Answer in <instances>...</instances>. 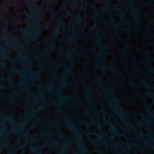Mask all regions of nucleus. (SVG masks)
<instances>
[{"mask_svg": "<svg viewBox=\"0 0 154 154\" xmlns=\"http://www.w3.org/2000/svg\"><path fill=\"white\" fill-rule=\"evenodd\" d=\"M68 128L77 131L78 133L76 136L79 137V143L78 146L79 151L82 154H85L87 153L86 149L83 145L84 141L82 137L76 127L73 125H68Z\"/></svg>", "mask_w": 154, "mask_h": 154, "instance_id": "f257e3e1", "label": "nucleus"}, {"mask_svg": "<svg viewBox=\"0 0 154 154\" xmlns=\"http://www.w3.org/2000/svg\"><path fill=\"white\" fill-rule=\"evenodd\" d=\"M104 124L106 125H109L112 128L110 130V132L115 135L116 136H119L120 134L118 131L117 129L116 126L113 124L112 122L110 120L104 121L103 122Z\"/></svg>", "mask_w": 154, "mask_h": 154, "instance_id": "f03ea898", "label": "nucleus"}, {"mask_svg": "<svg viewBox=\"0 0 154 154\" xmlns=\"http://www.w3.org/2000/svg\"><path fill=\"white\" fill-rule=\"evenodd\" d=\"M66 55L70 59V60L71 62V64L69 66L65 65L63 66L64 68L68 70H71L73 69V67L74 61L71 58V56L70 54L68 51H66L65 52Z\"/></svg>", "mask_w": 154, "mask_h": 154, "instance_id": "7ed1b4c3", "label": "nucleus"}, {"mask_svg": "<svg viewBox=\"0 0 154 154\" xmlns=\"http://www.w3.org/2000/svg\"><path fill=\"white\" fill-rule=\"evenodd\" d=\"M31 74V78L33 79L39 80L41 76V74L39 73L29 72Z\"/></svg>", "mask_w": 154, "mask_h": 154, "instance_id": "20e7f679", "label": "nucleus"}, {"mask_svg": "<svg viewBox=\"0 0 154 154\" xmlns=\"http://www.w3.org/2000/svg\"><path fill=\"white\" fill-rule=\"evenodd\" d=\"M142 85L143 86L149 90H154V88L152 86L147 84L145 79H143L142 80Z\"/></svg>", "mask_w": 154, "mask_h": 154, "instance_id": "39448f33", "label": "nucleus"}, {"mask_svg": "<svg viewBox=\"0 0 154 154\" xmlns=\"http://www.w3.org/2000/svg\"><path fill=\"white\" fill-rule=\"evenodd\" d=\"M109 96L111 97V98L113 99L115 101L116 105L118 106H119L120 104L119 101L118 99L116 98L114 94L112 93H110L109 94Z\"/></svg>", "mask_w": 154, "mask_h": 154, "instance_id": "423d86ee", "label": "nucleus"}, {"mask_svg": "<svg viewBox=\"0 0 154 154\" xmlns=\"http://www.w3.org/2000/svg\"><path fill=\"white\" fill-rule=\"evenodd\" d=\"M30 149L32 151L35 152V154H41L42 152L41 149L38 147L34 148L31 147Z\"/></svg>", "mask_w": 154, "mask_h": 154, "instance_id": "0eeeda50", "label": "nucleus"}, {"mask_svg": "<svg viewBox=\"0 0 154 154\" xmlns=\"http://www.w3.org/2000/svg\"><path fill=\"white\" fill-rule=\"evenodd\" d=\"M136 134L138 136H141L142 135H144L143 132L142 131L140 132H136ZM143 136L145 137H149L152 138V139H154L153 137V135L152 134H150L148 135H143Z\"/></svg>", "mask_w": 154, "mask_h": 154, "instance_id": "6e6552de", "label": "nucleus"}, {"mask_svg": "<svg viewBox=\"0 0 154 154\" xmlns=\"http://www.w3.org/2000/svg\"><path fill=\"white\" fill-rule=\"evenodd\" d=\"M5 119H7L10 121V122L14 123L16 122V121L14 119L13 115H9L6 116Z\"/></svg>", "mask_w": 154, "mask_h": 154, "instance_id": "1a4fd4ad", "label": "nucleus"}, {"mask_svg": "<svg viewBox=\"0 0 154 154\" xmlns=\"http://www.w3.org/2000/svg\"><path fill=\"white\" fill-rule=\"evenodd\" d=\"M105 51H103L97 53V54L99 55L100 58L101 59H103L106 58V56L105 55Z\"/></svg>", "mask_w": 154, "mask_h": 154, "instance_id": "9d476101", "label": "nucleus"}, {"mask_svg": "<svg viewBox=\"0 0 154 154\" xmlns=\"http://www.w3.org/2000/svg\"><path fill=\"white\" fill-rule=\"evenodd\" d=\"M75 19H78V21L79 22H82L84 20V18L83 17L81 16L79 14H78L76 17H75Z\"/></svg>", "mask_w": 154, "mask_h": 154, "instance_id": "9b49d317", "label": "nucleus"}, {"mask_svg": "<svg viewBox=\"0 0 154 154\" xmlns=\"http://www.w3.org/2000/svg\"><path fill=\"white\" fill-rule=\"evenodd\" d=\"M123 120L125 121L127 126H131L132 125L131 123L127 121L126 116L123 115L122 117Z\"/></svg>", "mask_w": 154, "mask_h": 154, "instance_id": "f8f14e48", "label": "nucleus"}, {"mask_svg": "<svg viewBox=\"0 0 154 154\" xmlns=\"http://www.w3.org/2000/svg\"><path fill=\"white\" fill-rule=\"evenodd\" d=\"M61 25V23H58V25L57 27L56 28L54 32V36L57 35L58 34L60 31V30L59 27Z\"/></svg>", "mask_w": 154, "mask_h": 154, "instance_id": "ddd939ff", "label": "nucleus"}, {"mask_svg": "<svg viewBox=\"0 0 154 154\" xmlns=\"http://www.w3.org/2000/svg\"><path fill=\"white\" fill-rule=\"evenodd\" d=\"M35 35L32 36L30 38V39L32 41H34L35 40V36L39 35L40 34V32L38 30L35 31Z\"/></svg>", "mask_w": 154, "mask_h": 154, "instance_id": "4468645a", "label": "nucleus"}, {"mask_svg": "<svg viewBox=\"0 0 154 154\" xmlns=\"http://www.w3.org/2000/svg\"><path fill=\"white\" fill-rule=\"evenodd\" d=\"M95 36L98 41V42H97L96 43L97 44H98L99 42H100V41L101 40V37L100 36L99 34L97 33L95 34Z\"/></svg>", "mask_w": 154, "mask_h": 154, "instance_id": "2eb2a0df", "label": "nucleus"}, {"mask_svg": "<svg viewBox=\"0 0 154 154\" xmlns=\"http://www.w3.org/2000/svg\"><path fill=\"white\" fill-rule=\"evenodd\" d=\"M55 43L54 41H52L51 42V46L48 50V51H52L53 49L55 47Z\"/></svg>", "mask_w": 154, "mask_h": 154, "instance_id": "dca6fc26", "label": "nucleus"}, {"mask_svg": "<svg viewBox=\"0 0 154 154\" xmlns=\"http://www.w3.org/2000/svg\"><path fill=\"white\" fill-rule=\"evenodd\" d=\"M104 67V65L101 63H99L95 67L97 69H102Z\"/></svg>", "mask_w": 154, "mask_h": 154, "instance_id": "f3484780", "label": "nucleus"}, {"mask_svg": "<svg viewBox=\"0 0 154 154\" xmlns=\"http://www.w3.org/2000/svg\"><path fill=\"white\" fill-rule=\"evenodd\" d=\"M54 93L60 96L63 94V92L61 90H57L54 91Z\"/></svg>", "mask_w": 154, "mask_h": 154, "instance_id": "a211bd4d", "label": "nucleus"}, {"mask_svg": "<svg viewBox=\"0 0 154 154\" xmlns=\"http://www.w3.org/2000/svg\"><path fill=\"white\" fill-rule=\"evenodd\" d=\"M31 18L33 20H40L42 19V17L41 16L40 14H38L36 17H31Z\"/></svg>", "mask_w": 154, "mask_h": 154, "instance_id": "6ab92c4d", "label": "nucleus"}, {"mask_svg": "<svg viewBox=\"0 0 154 154\" xmlns=\"http://www.w3.org/2000/svg\"><path fill=\"white\" fill-rule=\"evenodd\" d=\"M1 51L4 53V54L1 56V57H7V55L6 53V51L3 48H1Z\"/></svg>", "mask_w": 154, "mask_h": 154, "instance_id": "aec40b11", "label": "nucleus"}, {"mask_svg": "<svg viewBox=\"0 0 154 154\" xmlns=\"http://www.w3.org/2000/svg\"><path fill=\"white\" fill-rule=\"evenodd\" d=\"M144 105L146 107V108L149 110H152V106L150 105V104L148 103H144Z\"/></svg>", "mask_w": 154, "mask_h": 154, "instance_id": "412c9836", "label": "nucleus"}, {"mask_svg": "<svg viewBox=\"0 0 154 154\" xmlns=\"http://www.w3.org/2000/svg\"><path fill=\"white\" fill-rule=\"evenodd\" d=\"M141 20V17L139 15H137L136 16L135 20L136 22H138Z\"/></svg>", "mask_w": 154, "mask_h": 154, "instance_id": "4be33fe9", "label": "nucleus"}, {"mask_svg": "<svg viewBox=\"0 0 154 154\" xmlns=\"http://www.w3.org/2000/svg\"><path fill=\"white\" fill-rule=\"evenodd\" d=\"M14 133L15 134H20L23 136H26L28 134L27 133H23L20 131H15L14 132Z\"/></svg>", "mask_w": 154, "mask_h": 154, "instance_id": "5701e85b", "label": "nucleus"}, {"mask_svg": "<svg viewBox=\"0 0 154 154\" xmlns=\"http://www.w3.org/2000/svg\"><path fill=\"white\" fill-rule=\"evenodd\" d=\"M13 71L14 72L16 73L20 74H23V73L22 72L19 71L15 69H13Z\"/></svg>", "mask_w": 154, "mask_h": 154, "instance_id": "b1692460", "label": "nucleus"}, {"mask_svg": "<svg viewBox=\"0 0 154 154\" xmlns=\"http://www.w3.org/2000/svg\"><path fill=\"white\" fill-rule=\"evenodd\" d=\"M126 10L125 9H124L123 10H121L119 11V15L120 16L122 17L123 15V14L124 13L126 12Z\"/></svg>", "mask_w": 154, "mask_h": 154, "instance_id": "393cba45", "label": "nucleus"}, {"mask_svg": "<svg viewBox=\"0 0 154 154\" xmlns=\"http://www.w3.org/2000/svg\"><path fill=\"white\" fill-rule=\"evenodd\" d=\"M69 73V72H64L63 73V76H62V78L63 79H64L65 77L68 75Z\"/></svg>", "mask_w": 154, "mask_h": 154, "instance_id": "a878e982", "label": "nucleus"}, {"mask_svg": "<svg viewBox=\"0 0 154 154\" xmlns=\"http://www.w3.org/2000/svg\"><path fill=\"white\" fill-rule=\"evenodd\" d=\"M148 68L152 71V74L154 75V67L149 66L148 67Z\"/></svg>", "mask_w": 154, "mask_h": 154, "instance_id": "bb28decb", "label": "nucleus"}, {"mask_svg": "<svg viewBox=\"0 0 154 154\" xmlns=\"http://www.w3.org/2000/svg\"><path fill=\"white\" fill-rule=\"evenodd\" d=\"M109 69L111 70H115L116 69V67L113 65H111L110 67L109 68Z\"/></svg>", "mask_w": 154, "mask_h": 154, "instance_id": "cd10ccee", "label": "nucleus"}, {"mask_svg": "<svg viewBox=\"0 0 154 154\" xmlns=\"http://www.w3.org/2000/svg\"><path fill=\"white\" fill-rule=\"evenodd\" d=\"M60 114H62L64 115L65 114V113L64 112H63V111H62V110L61 109H59L57 111Z\"/></svg>", "mask_w": 154, "mask_h": 154, "instance_id": "c85d7f7f", "label": "nucleus"}, {"mask_svg": "<svg viewBox=\"0 0 154 154\" xmlns=\"http://www.w3.org/2000/svg\"><path fill=\"white\" fill-rule=\"evenodd\" d=\"M57 75V72L56 71H54L51 74V76L53 77H55Z\"/></svg>", "mask_w": 154, "mask_h": 154, "instance_id": "c756f323", "label": "nucleus"}, {"mask_svg": "<svg viewBox=\"0 0 154 154\" xmlns=\"http://www.w3.org/2000/svg\"><path fill=\"white\" fill-rule=\"evenodd\" d=\"M72 99L73 100H75L76 99V98L75 97H72V98H70L68 97H65V98H64L63 99V100H66L69 99Z\"/></svg>", "mask_w": 154, "mask_h": 154, "instance_id": "7c9ffc66", "label": "nucleus"}, {"mask_svg": "<svg viewBox=\"0 0 154 154\" xmlns=\"http://www.w3.org/2000/svg\"><path fill=\"white\" fill-rule=\"evenodd\" d=\"M20 30L21 32H24V33H26L27 32H28V30L27 29H17V30Z\"/></svg>", "mask_w": 154, "mask_h": 154, "instance_id": "2f4dec72", "label": "nucleus"}, {"mask_svg": "<svg viewBox=\"0 0 154 154\" xmlns=\"http://www.w3.org/2000/svg\"><path fill=\"white\" fill-rule=\"evenodd\" d=\"M0 66L2 67H4L6 66V63L4 62L1 63Z\"/></svg>", "mask_w": 154, "mask_h": 154, "instance_id": "473e14b6", "label": "nucleus"}, {"mask_svg": "<svg viewBox=\"0 0 154 154\" xmlns=\"http://www.w3.org/2000/svg\"><path fill=\"white\" fill-rule=\"evenodd\" d=\"M97 128L100 130H102L103 129V128L100 125L99 123H97Z\"/></svg>", "mask_w": 154, "mask_h": 154, "instance_id": "72a5a7b5", "label": "nucleus"}, {"mask_svg": "<svg viewBox=\"0 0 154 154\" xmlns=\"http://www.w3.org/2000/svg\"><path fill=\"white\" fill-rule=\"evenodd\" d=\"M116 112L117 113H121L122 112V110L120 109H116Z\"/></svg>", "mask_w": 154, "mask_h": 154, "instance_id": "f704fd0d", "label": "nucleus"}, {"mask_svg": "<svg viewBox=\"0 0 154 154\" xmlns=\"http://www.w3.org/2000/svg\"><path fill=\"white\" fill-rule=\"evenodd\" d=\"M154 94H150L148 95V97L152 99H154V97H153V95Z\"/></svg>", "mask_w": 154, "mask_h": 154, "instance_id": "c9c22d12", "label": "nucleus"}, {"mask_svg": "<svg viewBox=\"0 0 154 154\" xmlns=\"http://www.w3.org/2000/svg\"><path fill=\"white\" fill-rule=\"evenodd\" d=\"M8 33V31L6 29L4 30L3 32V34L4 35H7V34Z\"/></svg>", "mask_w": 154, "mask_h": 154, "instance_id": "e433bc0d", "label": "nucleus"}, {"mask_svg": "<svg viewBox=\"0 0 154 154\" xmlns=\"http://www.w3.org/2000/svg\"><path fill=\"white\" fill-rule=\"evenodd\" d=\"M123 24V23H117L116 25L114 27H116L117 26H121Z\"/></svg>", "mask_w": 154, "mask_h": 154, "instance_id": "4c0bfd02", "label": "nucleus"}, {"mask_svg": "<svg viewBox=\"0 0 154 154\" xmlns=\"http://www.w3.org/2000/svg\"><path fill=\"white\" fill-rule=\"evenodd\" d=\"M72 14V12L71 11H69L67 12L66 14L67 15L69 16L71 15Z\"/></svg>", "mask_w": 154, "mask_h": 154, "instance_id": "58836bf2", "label": "nucleus"}, {"mask_svg": "<svg viewBox=\"0 0 154 154\" xmlns=\"http://www.w3.org/2000/svg\"><path fill=\"white\" fill-rule=\"evenodd\" d=\"M92 6L93 7V10H94L95 11H98V10L97 9V8H96V7L95 6V5H92Z\"/></svg>", "mask_w": 154, "mask_h": 154, "instance_id": "ea45409f", "label": "nucleus"}, {"mask_svg": "<svg viewBox=\"0 0 154 154\" xmlns=\"http://www.w3.org/2000/svg\"><path fill=\"white\" fill-rule=\"evenodd\" d=\"M134 2L133 1L131 0L129 2H128V3L127 4L128 5H131V4H133L134 3Z\"/></svg>", "mask_w": 154, "mask_h": 154, "instance_id": "a19ab883", "label": "nucleus"}, {"mask_svg": "<svg viewBox=\"0 0 154 154\" xmlns=\"http://www.w3.org/2000/svg\"><path fill=\"white\" fill-rule=\"evenodd\" d=\"M149 115L150 116L154 117V112H150L149 114Z\"/></svg>", "mask_w": 154, "mask_h": 154, "instance_id": "79ce46f5", "label": "nucleus"}, {"mask_svg": "<svg viewBox=\"0 0 154 154\" xmlns=\"http://www.w3.org/2000/svg\"><path fill=\"white\" fill-rule=\"evenodd\" d=\"M69 145V144L67 142H66L64 144V146L65 148H66V147L68 146Z\"/></svg>", "mask_w": 154, "mask_h": 154, "instance_id": "37998d69", "label": "nucleus"}, {"mask_svg": "<svg viewBox=\"0 0 154 154\" xmlns=\"http://www.w3.org/2000/svg\"><path fill=\"white\" fill-rule=\"evenodd\" d=\"M55 1V0H51L50 1H48V2L50 4H52Z\"/></svg>", "mask_w": 154, "mask_h": 154, "instance_id": "c03bdc74", "label": "nucleus"}, {"mask_svg": "<svg viewBox=\"0 0 154 154\" xmlns=\"http://www.w3.org/2000/svg\"><path fill=\"white\" fill-rule=\"evenodd\" d=\"M42 109H43L42 107H40L38 108H36V110L38 112H39L41 110H42Z\"/></svg>", "mask_w": 154, "mask_h": 154, "instance_id": "a18cd8bd", "label": "nucleus"}, {"mask_svg": "<svg viewBox=\"0 0 154 154\" xmlns=\"http://www.w3.org/2000/svg\"><path fill=\"white\" fill-rule=\"evenodd\" d=\"M134 10L136 14L139 11V9L137 8H135L134 9Z\"/></svg>", "mask_w": 154, "mask_h": 154, "instance_id": "49530a36", "label": "nucleus"}, {"mask_svg": "<svg viewBox=\"0 0 154 154\" xmlns=\"http://www.w3.org/2000/svg\"><path fill=\"white\" fill-rule=\"evenodd\" d=\"M97 82L98 85H100L102 83V82L101 80H99Z\"/></svg>", "mask_w": 154, "mask_h": 154, "instance_id": "de8ad7c7", "label": "nucleus"}, {"mask_svg": "<svg viewBox=\"0 0 154 154\" xmlns=\"http://www.w3.org/2000/svg\"><path fill=\"white\" fill-rule=\"evenodd\" d=\"M20 146L21 148H24L25 147V145L23 144H20Z\"/></svg>", "mask_w": 154, "mask_h": 154, "instance_id": "09e8293b", "label": "nucleus"}, {"mask_svg": "<svg viewBox=\"0 0 154 154\" xmlns=\"http://www.w3.org/2000/svg\"><path fill=\"white\" fill-rule=\"evenodd\" d=\"M79 47L81 49H83L85 47V46L84 45H81L79 46Z\"/></svg>", "mask_w": 154, "mask_h": 154, "instance_id": "8fccbe9b", "label": "nucleus"}, {"mask_svg": "<svg viewBox=\"0 0 154 154\" xmlns=\"http://www.w3.org/2000/svg\"><path fill=\"white\" fill-rule=\"evenodd\" d=\"M125 30L128 32H129L131 31V28L126 29Z\"/></svg>", "mask_w": 154, "mask_h": 154, "instance_id": "3c124183", "label": "nucleus"}, {"mask_svg": "<svg viewBox=\"0 0 154 154\" xmlns=\"http://www.w3.org/2000/svg\"><path fill=\"white\" fill-rule=\"evenodd\" d=\"M36 60L37 61H41V59L40 58H35L34 59Z\"/></svg>", "mask_w": 154, "mask_h": 154, "instance_id": "603ef678", "label": "nucleus"}, {"mask_svg": "<svg viewBox=\"0 0 154 154\" xmlns=\"http://www.w3.org/2000/svg\"><path fill=\"white\" fill-rule=\"evenodd\" d=\"M52 104L53 105L55 106L57 105V103L56 101H53L52 102Z\"/></svg>", "mask_w": 154, "mask_h": 154, "instance_id": "864d4df0", "label": "nucleus"}, {"mask_svg": "<svg viewBox=\"0 0 154 154\" xmlns=\"http://www.w3.org/2000/svg\"><path fill=\"white\" fill-rule=\"evenodd\" d=\"M28 123V122L27 121H25L24 122H23L22 123V126L23 127V128H25V127H23V124H26V123Z\"/></svg>", "mask_w": 154, "mask_h": 154, "instance_id": "5fc2aeb1", "label": "nucleus"}, {"mask_svg": "<svg viewBox=\"0 0 154 154\" xmlns=\"http://www.w3.org/2000/svg\"><path fill=\"white\" fill-rule=\"evenodd\" d=\"M20 85L25 84V83L23 81L20 82Z\"/></svg>", "mask_w": 154, "mask_h": 154, "instance_id": "6e6d98bb", "label": "nucleus"}, {"mask_svg": "<svg viewBox=\"0 0 154 154\" xmlns=\"http://www.w3.org/2000/svg\"><path fill=\"white\" fill-rule=\"evenodd\" d=\"M110 106L112 109H115V108L114 105H113L112 104H111L110 105Z\"/></svg>", "mask_w": 154, "mask_h": 154, "instance_id": "4d7b16f0", "label": "nucleus"}, {"mask_svg": "<svg viewBox=\"0 0 154 154\" xmlns=\"http://www.w3.org/2000/svg\"><path fill=\"white\" fill-rule=\"evenodd\" d=\"M50 25H51V24H50V23H48L47 24H46V27H49L50 26Z\"/></svg>", "mask_w": 154, "mask_h": 154, "instance_id": "13d9d810", "label": "nucleus"}, {"mask_svg": "<svg viewBox=\"0 0 154 154\" xmlns=\"http://www.w3.org/2000/svg\"><path fill=\"white\" fill-rule=\"evenodd\" d=\"M66 120L67 122H71V120L69 119H67Z\"/></svg>", "mask_w": 154, "mask_h": 154, "instance_id": "bf43d9fd", "label": "nucleus"}, {"mask_svg": "<svg viewBox=\"0 0 154 154\" xmlns=\"http://www.w3.org/2000/svg\"><path fill=\"white\" fill-rule=\"evenodd\" d=\"M5 88V86L4 85H0V89H3Z\"/></svg>", "mask_w": 154, "mask_h": 154, "instance_id": "052dcab7", "label": "nucleus"}, {"mask_svg": "<svg viewBox=\"0 0 154 154\" xmlns=\"http://www.w3.org/2000/svg\"><path fill=\"white\" fill-rule=\"evenodd\" d=\"M84 123L87 126H88L89 125L88 123L86 122H84Z\"/></svg>", "mask_w": 154, "mask_h": 154, "instance_id": "680f3d73", "label": "nucleus"}, {"mask_svg": "<svg viewBox=\"0 0 154 154\" xmlns=\"http://www.w3.org/2000/svg\"><path fill=\"white\" fill-rule=\"evenodd\" d=\"M60 137L62 138H65V137L64 135H60Z\"/></svg>", "mask_w": 154, "mask_h": 154, "instance_id": "e2e57ef3", "label": "nucleus"}, {"mask_svg": "<svg viewBox=\"0 0 154 154\" xmlns=\"http://www.w3.org/2000/svg\"><path fill=\"white\" fill-rule=\"evenodd\" d=\"M66 84V82H65L64 83H62L61 84V86H62V87H64L65 86V85Z\"/></svg>", "mask_w": 154, "mask_h": 154, "instance_id": "0e129e2a", "label": "nucleus"}, {"mask_svg": "<svg viewBox=\"0 0 154 154\" xmlns=\"http://www.w3.org/2000/svg\"><path fill=\"white\" fill-rule=\"evenodd\" d=\"M89 140H90L91 142L92 143H94V144H96V143L95 142H94L92 139H91V138H90Z\"/></svg>", "mask_w": 154, "mask_h": 154, "instance_id": "69168bd1", "label": "nucleus"}, {"mask_svg": "<svg viewBox=\"0 0 154 154\" xmlns=\"http://www.w3.org/2000/svg\"><path fill=\"white\" fill-rule=\"evenodd\" d=\"M30 5L32 7H34L35 6V4L34 3H32Z\"/></svg>", "mask_w": 154, "mask_h": 154, "instance_id": "338daca9", "label": "nucleus"}, {"mask_svg": "<svg viewBox=\"0 0 154 154\" xmlns=\"http://www.w3.org/2000/svg\"><path fill=\"white\" fill-rule=\"evenodd\" d=\"M17 47H21L22 45L20 43H18L17 45Z\"/></svg>", "mask_w": 154, "mask_h": 154, "instance_id": "774afa93", "label": "nucleus"}]
</instances>
